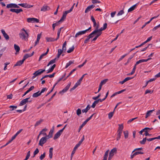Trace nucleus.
I'll list each match as a JSON object with an SVG mask.
<instances>
[{
    "label": "nucleus",
    "mask_w": 160,
    "mask_h": 160,
    "mask_svg": "<svg viewBox=\"0 0 160 160\" xmlns=\"http://www.w3.org/2000/svg\"><path fill=\"white\" fill-rule=\"evenodd\" d=\"M151 59V58H149L146 59H142L139 60V61H138L136 62V65H138V64L143 62H147L149 60Z\"/></svg>",
    "instance_id": "obj_10"
},
{
    "label": "nucleus",
    "mask_w": 160,
    "mask_h": 160,
    "mask_svg": "<svg viewBox=\"0 0 160 160\" xmlns=\"http://www.w3.org/2000/svg\"><path fill=\"white\" fill-rule=\"evenodd\" d=\"M63 52H64V50L62 49H59L58 50V53L61 54Z\"/></svg>",
    "instance_id": "obj_64"
},
{
    "label": "nucleus",
    "mask_w": 160,
    "mask_h": 160,
    "mask_svg": "<svg viewBox=\"0 0 160 160\" xmlns=\"http://www.w3.org/2000/svg\"><path fill=\"white\" fill-rule=\"evenodd\" d=\"M114 111L112 112H111L110 113H109L108 115V118L110 119H111L113 116V114L114 113Z\"/></svg>",
    "instance_id": "obj_43"
},
{
    "label": "nucleus",
    "mask_w": 160,
    "mask_h": 160,
    "mask_svg": "<svg viewBox=\"0 0 160 160\" xmlns=\"http://www.w3.org/2000/svg\"><path fill=\"white\" fill-rule=\"evenodd\" d=\"M138 3H137L133 5L132 7H130L128 10V12H131L133 10H134L135 8H136L137 6H138Z\"/></svg>",
    "instance_id": "obj_16"
},
{
    "label": "nucleus",
    "mask_w": 160,
    "mask_h": 160,
    "mask_svg": "<svg viewBox=\"0 0 160 160\" xmlns=\"http://www.w3.org/2000/svg\"><path fill=\"white\" fill-rule=\"evenodd\" d=\"M92 3L93 4L100 3V2L98 0H92Z\"/></svg>",
    "instance_id": "obj_53"
},
{
    "label": "nucleus",
    "mask_w": 160,
    "mask_h": 160,
    "mask_svg": "<svg viewBox=\"0 0 160 160\" xmlns=\"http://www.w3.org/2000/svg\"><path fill=\"white\" fill-rule=\"evenodd\" d=\"M94 114H92L91 116H90L85 121H84V122L86 123H87V122L88 121H89L91 118H92V116H93V115H94Z\"/></svg>",
    "instance_id": "obj_47"
},
{
    "label": "nucleus",
    "mask_w": 160,
    "mask_h": 160,
    "mask_svg": "<svg viewBox=\"0 0 160 160\" xmlns=\"http://www.w3.org/2000/svg\"><path fill=\"white\" fill-rule=\"evenodd\" d=\"M96 33V32L94 30L93 32H92L88 36V37H89V38H90L93 37L95 35V34Z\"/></svg>",
    "instance_id": "obj_27"
},
{
    "label": "nucleus",
    "mask_w": 160,
    "mask_h": 160,
    "mask_svg": "<svg viewBox=\"0 0 160 160\" xmlns=\"http://www.w3.org/2000/svg\"><path fill=\"white\" fill-rule=\"evenodd\" d=\"M50 9V8L47 6H43L41 9V11L45 12Z\"/></svg>",
    "instance_id": "obj_18"
},
{
    "label": "nucleus",
    "mask_w": 160,
    "mask_h": 160,
    "mask_svg": "<svg viewBox=\"0 0 160 160\" xmlns=\"http://www.w3.org/2000/svg\"><path fill=\"white\" fill-rule=\"evenodd\" d=\"M152 129V128H149L146 127V128H144L142 130H141V131H140L139 132V133L140 134L142 135V132H145V131H147V130H151Z\"/></svg>",
    "instance_id": "obj_19"
},
{
    "label": "nucleus",
    "mask_w": 160,
    "mask_h": 160,
    "mask_svg": "<svg viewBox=\"0 0 160 160\" xmlns=\"http://www.w3.org/2000/svg\"><path fill=\"white\" fill-rule=\"evenodd\" d=\"M10 64V62H6L4 63L5 66L4 68V70L5 71L7 69V67L8 65H9Z\"/></svg>",
    "instance_id": "obj_49"
},
{
    "label": "nucleus",
    "mask_w": 160,
    "mask_h": 160,
    "mask_svg": "<svg viewBox=\"0 0 160 160\" xmlns=\"http://www.w3.org/2000/svg\"><path fill=\"white\" fill-rule=\"evenodd\" d=\"M125 138L126 139L128 137V131H126L123 132Z\"/></svg>",
    "instance_id": "obj_38"
},
{
    "label": "nucleus",
    "mask_w": 160,
    "mask_h": 160,
    "mask_svg": "<svg viewBox=\"0 0 160 160\" xmlns=\"http://www.w3.org/2000/svg\"><path fill=\"white\" fill-rule=\"evenodd\" d=\"M86 124V123H85L84 122L82 123V124L79 127V128L78 129V132H79L81 130V129Z\"/></svg>",
    "instance_id": "obj_39"
},
{
    "label": "nucleus",
    "mask_w": 160,
    "mask_h": 160,
    "mask_svg": "<svg viewBox=\"0 0 160 160\" xmlns=\"http://www.w3.org/2000/svg\"><path fill=\"white\" fill-rule=\"evenodd\" d=\"M67 44L66 41H65L63 44L62 49L64 50V52H65L66 50V45Z\"/></svg>",
    "instance_id": "obj_31"
},
{
    "label": "nucleus",
    "mask_w": 160,
    "mask_h": 160,
    "mask_svg": "<svg viewBox=\"0 0 160 160\" xmlns=\"http://www.w3.org/2000/svg\"><path fill=\"white\" fill-rule=\"evenodd\" d=\"M147 42H146L145 41L144 42H142V44H141L140 45H139V46H136L135 47V48H139V47H141V46H142L143 45H144L145 43H146Z\"/></svg>",
    "instance_id": "obj_60"
},
{
    "label": "nucleus",
    "mask_w": 160,
    "mask_h": 160,
    "mask_svg": "<svg viewBox=\"0 0 160 160\" xmlns=\"http://www.w3.org/2000/svg\"><path fill=\"white\" fill-rule=\"evenodd\" d=\"M1 32L3 34V36L6 40L9 39V37L8 35L6 33L5 31L3 29L1 30Z\"/></svg>",
    "instance_id": "obj_11"
},
{
    "label": "nucleus",
    "mask_w": 160,
    "mask_h": 160,
    "mask_svg": "<svg viewBox=\"0 0 160 160\" xmlns=\"http://www.w3.org/2000/svg\"><path fill=\"white\" fill-rule=\"evenodd\" d=\"M55 73H53L51 75H45L41 79V80H43L44 78H47V77H49L50 78H52L54 76V75L55 74Z\"/></svg>",
    "instance_id": "obj_15"
},
{
    "label": "nucleus",
    "mask_w": 160,
    "mask_h": 160,
    "mask_svg": "<svg viewBox=\"0 0 160 160\" xmlns=\"http://www.w3.org/2000/svg\"><path fill=\"white\" fill-rule=\"evenodd\" d=\"M74 49V46H72L71 48H69V50H68L67 52L68 53H70L72 52Z\"/></svg>",
    "instance_id": "obj_37"
},
{
    "label": "nucleus",
    "mask_w": 160,
    "mask_h": 160,
    "mask_svg": "<svg viewBox=\"0 0 160 160\" xmlns=\"http://www.w3.org/2000/svg\"><path fill=\"white\" fill-rule=\"evenodd\" d=\"M99 28V25H98L96 27V28L95 29V31L96 33L100 32V33L102 34V31L104 30L102 28V27H101L100 29H98Z\"/></svg>",
    "instance_id": "obj_14"
},
{
    "label": "nucleus",
    "mask_w": 160,
    "mask_h": 160,
    "mask_svg": "<svg viewBox=\"0 0 160 160\" xmlns=\"http://www.w3.org/2000/svg\"><path fill=\"white\" fill-rule=\"evenodd\" d=\"M76 113L77 114L78 116H79V115L81 113V109L80 108H78L77 110Z\"/></svg>",
    "instance_id": "obj_48"
},
{
    "label": "nucleus",
    "mask_w": 160,
    "mask_h": 160,
    "mask_svg": "<svg viewBox=\"0 0 160 160\" xmlns=\"http://www.w3.org/2000/svg\"><path fill=\"white\" fill-rule=\"evenodd\" d=\"M87 62V60H85V61L82 64L79 65L78 66V67L79 68H81L82 67V66H83Z\"/></svg>",
    "instance_id": "obj_57"
},
{
    "label": "nucleus",
    "mask_w": 160,
    "mask_h": 160,
    "mask_svg": "<svg viewBox=\"0 0 160 160\" xmlns=\"http://www.w3.org/2000/svg\"><path fill=\"white\" fill-rule=\"evenodd\" d=\"M30 98H26L22 100L20 102V103L19 104V106H22L24 105H25L27 102H31L32 101V100L29 101L28 100L30 99Z\"/></svg>",
    "instance_id": "obj_4"
},
{
    "label": "nucleus",
    "mask_w": 160,
    "mask_h": 160,
    "mask_svg": "<svg viewBox=\"0 0 160 160\" xmlns=\"http://www.w3.org/2000/svg\"><path fill=\"white\" fill-rule=\"evenodd\" d=\"M10 11L11 12H15L17 14L23 11L21 9H14V8H11L10 9Z\"/></svg>",
    "instance_id": "obj_9"
},
{
    "label": "nucleus",
    "mask_w": 160,
    "mask_h": 160,
    "mask_svg": "<svg viewBox=\"0 0 160 160\" xmlns=\"http://www.w3.org/2000/svg\"><path fill=\"white\" fill-rule=\"evenodd\" d=\"M152 44H151V43L148 44V45L147 47H146L145 48H144L142 49V50H141L140 52H143V51H145V50H146V49H147V48L149 47V46H150L151 47H152Z\"/></svg>",
    "instance_id": "obj_44"
},
{
    "label": "nucleus",
    "mask_w": 160,
    "mask_h": 160,
    "mask_svg": "<svg viewBox=\"0 0 160 160\" xmlns=\"http://www.w3.org/2000/svg\"><path fill=\"white\" fill-rule=\"evenodd\" d=\"M74 61H69L66 64V65L65 68H67L68 67H69L70 65H71V64H73L74 63Z\"/></svg>",
    "instance_id": "obj_35"
},
{
    "label": "nucleus",
    "mask_w": 160,
    "mask_h": 160,
    "mask_svg": "<svg viewBox=\"0 0 160 160\" xmlns=\"http://www.w3.org/2000/svg\"><path fill=\"white\" fill-rule=\"evenodd\" d=\"M7 8H19V7L18 6V5L15 3H10L8 4H7Z\"/></svg>",
    "instance_id": "obj_8"
},
{
    "label": "nucleus",
    "mask_w": 160,
    "mask_h": 160,
    "mask_svg": "<svg viewBox=\"0 0 160 160\" xmlns=\"http://www.w3.org/2000/svg\"><path fill=\"white\" fill-rule=\"evenodd\" d=\"M93 27L95 28V29L96 28V27H97V26L98 25H99V22H98L97 24V23L96 22H93Z\"/></svg>",
    "instance_id": "obj_63"
},
{
    "label": "nucleus",
    "mask_w": 160,
    "mask_h": 160,
    "mask_svg": "<svg viewBox=\"0 0 160 160\" xmlns=\"http://www.w3.org/2000/svg\"><path fill=\"white\" fill-rule=\"evenodd\" d=\"M46 40L47 42H54V41H57V40H56V39H54V38H48L47 37L46 38Z\"/></svg>",
    "instance_id": "obj_22"
},
{
    "label": "nucleus",
    "mask_w": 160,
    "mask_h": 160,
    "mask_svg": "<svg viewBox=\"0 0 160 160\" xmlns=\"http://www.w3.org/2000/svg\"><path fill=\"white\" fill-rule=\"evenodd\" d=\"M18 5L21 6H22V7L27 8H30L31 7H32L33 6V5H29L26 3L19 4H18Z\"/></svg>",
    "instance_id": "obj_7"
},
{
    "label": "nucleus",
    "mask_w": 160,
    "mask_h": 160,
    "mask_svg": "<svg viewBox=\"0 0 160 160\" xmlns=\"http://www.w3.org/2000/svg\"><path fill=\"white\" fill-rule=\"evenodd\" d=\"M30 57H31L29 54H26L24 56L22 60L24 61L26 59Z\"/></svg>",
    "instance_id": "obj_33"
},
{
    "label": "nucleus",
    "mask_w": 160,
    "mask_h": 160,
    "mask_svg": "<svg viewBox=\"0 0 160 160\" xmlns=\"http://www.w3.org/2000/svg\"><path fill=\"white\" fill-rule=\"evenodd\" d=\"M133 78V77L130 78L129 77H127L126 78H125V79H124L123 80H124V81H125V82L128 81L130 79H132Z\"/></svg>",
    "instance_id": "obj_56"
},
{
    "label": "nucleus",
    "mask_w": 160,
    "mask_h": 160,
    "mask_svg": "<svg viewBox=\"0 0 160 160\" xmlns=\"http://www.w3.org/2000/svg\"><path fill=\"white\" fill-rule=\"evenodd\" d=\"M19 35L20 38L22 39H24L25 40H28L29 35L28 32L25 33L24 32H20Z\"/></svg>",
    "instance_id": "obj_1"
},
{
    "label": "nucleus",
    "mask_w": 160,
    "mask_h": 160,
    "mask_svg": "<svg viewBox=\"0 0 160 160\" xmlns=\"http://www.w3.org/2000/svg\"><path fill=\"white\" fill-rule=\"evenodd\" d=\"M54 126H53L52 127V128L50 130V131L49 132V134H48L49 135H50L52 137V134H53V132L54 131Z\"/></svg>",
    "instance_id": "obj_42"
},
{
    "label": "nucleus",
    "mask_w": 160,
    "mask_h": 160,
    "mask_svg": "<svg viewBox=\"0 0 160 160\" xmlns=\"http://www.w3.org/2000/svg\"><path fill=\"white\" fill-rule=\"evenodd\" d=\"M95 7V5H91L89 6H88L87 8L86 9L85 12V13H87L89 11L92 9L93 8Z\"/></svg>",
    "instance_id": "obj_13"
},
{
    "label": "nucleus",
    "mask_w": 160,
    "mask_h": 160,
    "mask_svg": "<svg viewBox=\"0 0 160 160\" xmlns=\"http://www.w3.org/2000/svg\"><path fill=\"white\" fill-rule=\"evenodd\" d=\"M118 126L119 127L118 128V131H121L122 132V129L123 128V127L122 124H119Z\"/></svg>",
    "instance_id": "obj_30"
},
{
    "label": "nucleus",
    "mask_w": 160,
    "mask_h": 160,
    "mask_svg": "<svg viewBox=\"0 0 160 160\" xmlns=\"http://www.w3.org/2000/svg\"><path fill=\"white\" fill-rule=\"evenodd\" d=\"M60 22L58 21V22L52 24V27L53 30H54L56 26H58L60 24Z\"/></svg>",
    "instance_id": "obj_26"
},
{
    "label": "nucleus",
    "mask_w": 160,
    "mask_h": 160,
    "mask_svg": "<svg viewBox=\"0 0 160 160\" xmlns=\"http://www.w3.org/2000/svg\"><path fill=\"white\" fill-rule=\"evenodd\" d=\"M87 74H85L84 75H83L81 77L78 81L76 83V84L78 85L79 86L80 85L81 81H82L84 76L86 75Z\"/></svg>",
    "instance_id": "obj_17"
},
{
    "label": "nucleus",
    "mask_w": 160,
    "mask_h": 160,
    "mask_svg": "<svg viewBox=\"0 0 160 160\" xmlns=\"http://www.w3.org/2000/svg\"><path fill=\"white\" fill-rule=\"evenodd\" d=\"M57 59V58H55L51 60L48 64L47 66H48L50 64L54 63L56 62V60Z\"/></svg>",
    "instance_id": "obj_32"
},
{
    "label": "nucleus",
    "mask_w": 160,
    "mask_h": 160,
    "mask_svg": "<svg viewBox=\"0 0 160 160\" xmlns=\"http://www.w3.org/2000/svg\"><path fill=\"white\" fill-rule=\"evenodd\" d=\"M108 79H104L102 81L100 82V84L102 85V86L103 84H105L106 83V82L108 81Z\"/></svg>",
    "instance_id": "obj_51"
},
{
    "label": "nucleus",
    "mask_w": 160,
    "mask_h": 160,
    "mask_svg": "<svg viewBox=\"0 0 160 160\" xmlns=\"http://www.w3.org/2000/svg\"><path fill=\"white\" fill-rule=\"evenodd\" d=\"M45 71V69H40L36 71L33 74V76L32 77V79L34 78L36 76L40 75L42 73H43Z\"/></svg>",
    "instance_id": "obj_2"
},
{
    "label": "nucleus",
    "mask_w": 160,
    "mask_h": 160,
    "mask_svg": "<svg viewBox=\"0 0 160 160\" xmlns=\"http://www.w3.org/2000/svg\"><path fill=\"white\" fill-rule=\"evenodd\" d=\"M47 90V88H43L42 89L41 91L40 92L41 93V94L42 93H43L45 91H46Z\"/></svg>",
    "instance_id": "obj_62"
},
{
    "label": "nucleus",
    "mask_w": 160,
    "mask_h": 160,
    "mask_svg": "<svg viewBox=\"0 0 160 160\" xmlns=\"http://www.w3.org/2000/svg\"><path fill=\"white\" fill-rule=\"evenodd\" d=\"M147 138H143L142 140L140 141V143L141 144H144L145 143L146 140H147Z\"/></svg>",
    "instance_id": "obj_34"
},
{
    "label": "nucleus",
    "mask_w": 160,
    "mask_h": 160,
    "mask_svg": "<svg viewBox=\"0 0 160 160\" xmlns=\"http://www.w3.org/2000/svg\"><path fill=\"white\" fill-rule=\"evenodd\" d=\"M30 156V151H28L26 157L25 158L24 160H27Z\"/></svg>",
    "instance_id": "obj_41"
},
{
    "label": "nucleus",
    "mask_w": 160,
    "mask_h": 160,
    "mask_svg": "<svg viewBox=\"0 0 160 160\" xmlns=\"http://www.w3.org/2000/svg\"><path fill=\"white\" fill-rule=\"evenodd\" d=\"M39 152L38 149V148H37L34 152L33 154H34V156H35Z\"/></svg>",
    "instance_id": "obj_61"
},
{
    "label": "nucleus",
    "mask_w": 160,
    "mask_h": 160,
    "mask_svg": "<svg viewBox=\"0 0 160 160\" xmlns=\"http://www.w3.org/2000/svg\"><path fill=\"white\" fill-rule=\"evenodd\" d=\"M9 108H12V109L10 110V111H12L13 110H14L15 109H16L17 108V106H10L9 107Z\"/></svg>",
    "instance_id": "obj_54"
},
{
    "label": "nucleus",
    "mask_w": 160,
    "mask_h": 160,
    "mask_svg": "<svg viewBox=\"0 0 160 160\" xmlns=\"http://www.w3.org/2000/svg\"><path fill=\"white\" fill-rule=\"evenodd\" d=\"M47 130V129L46 128H44L42 129V130L41 132H40L39 134V136H40V135L42 134V132L46 131Z\"/></svg>",
    "instance_id": "obj_58"
},
{
    "label": "nucleus",
    "mask_w": 160,
    "mask_h": 160,
    "mask_svg": "<svg viewBox=\"0 0 160 160\" xmlns=\"http://www.w3.org/2000/svg\"><path fill=\"white\" fill-rule=\"evenodd\" d=\"M85 33V31H80L77 32L75 35V37H77L78 36L80 35Z\"/></svg>",
    "instance_id": "obj_21"
},
{
    "label": "nucleus",
    "mask_w": 160,
    "mask_h": 160,
    "mask_svg": "<svg viewBox=\"0 0 160 160\" xmlns=\"http://www.w3.org/2000/svg\"><path fill=\"white\" fill-rule=\"evenodd\" d=\"M61 131H60L59 130L54 135V137L53 138V139L54 140H56L58 138L60 137V135H61L62 133Z\"/></svg>",
    "instance_id": "obj_12"
},
{
    "label": "nucleus",
    "mask_w": 160,
    "mask_h": 160,
    "mask_svg": "<svg viewBox=\"0 0 160 160\" xmlns=\"http://www.w3.org/2000/svg\"><path fill=\"white\" fill-rule=\"evenodd\" d=\"M48 51H49V49L48 48L47 52L45 53L42 54L40 56V57H39V61H40L42 59V58H43V57L44 56H45L46 55L48 54Z\"/></svg>",
    "instance_id": "obj_24"
},
{
    "label": "nucleus",
    "mask_w": 160,
    "mask_h": 160,
    "mask_svg": "<svg viewBox=\"0 0 160 160\" xmlns=\"http://www.w3.org/2000/svg\"><path fill=\"white\" fill-rule=\"evenodd\" d=\"M41 94L39 92V91H38L36 93H33L32 95V96L33 98H37L40 96Z\"/></svg>",
    "instance_id": "obj_23"
},
{
    "label": "nucleus",
    "mask_w": 160,
    "mask_h": 160,
    "mask_svg": "<svg viewBox=\"0 0 160 160\" xmlns=\"http://www.w3.org/2000/svg\"><path fill=\"white\" fill-rule=\"evenodd\" d=\"M47 138L46 137H42L40 140L39 143V145L42 146L43 145L47 142Z\"/></svg>",
    "instance_id": "obj_5"
},
{
    "label": "nucleus",
    "mask_w": 160,
    "mask_h": 160,
    "mask_svg": "<svg viewBox=\"0 0 160 160\" xmlns=\"http://www.w3.org/2000/svg\"><path fill=\"white\" fill-rule=\"evenodd\" d=\"M117 150L116 148H114L111 150L110 152V153L111 154H114V153H117Z\"/></svg>",
    "instance_id": "obj_36"
},
{
    "label": "nucleus",
    "mask_w": 160,
    "mask_h": 160,
    "mask_svg": "<svg viewBox=\"0 0 160 160\" xmlns=\"http://www.w3.org/2000/svg\"><path fill=\"white\" fill-rule=\"evenodd\" d=\"M42 121V120H40L39 121H37L35 124V127H36L39 125Z\"/></svg>",
    "instance_id": "obj_45"
},
{
    "label": "nucleus",
    "mask_w": 160,
    "mask_h": 160,
    "mask_svg": "<svg viewBox=\"0 0 160 160\" xmlns=\"http://www.w3.org/2000/svg\"><path fill=\"white\" fill-rule=\"evenodd\" d=\"M24 61L22 59L21 60H20L18 61L14 66V67L17 66H20L23 63Z\"/></svg>",
    "instance_id": "obj_20"
},
{
    "label": "nucleus",
    "mask_w": 160,
    "mask_h": 160,
    "mask_svg": "<svg viewBox=\"0 0 160 160\" xmlns=\"http://www.w3.org/2000/svg\"><path fill=\"white\" fill-rule=\"evenodd\" d=\"M71 84V82H70L62 90L59 92V93L61 94L62 93H63L66 92L69 88Z\"/></svg>",
    "instance_id": "obj_6"
},
{
    "label": "nucleus",
    "mask_w": 160,
    "mask_h": 160,
    "mask_svg": "<svg viewBox=\"0 0 160 160\" xmlns=\"http://www.w3.org/2000/svg\"><path fill=\"white\" fill-rule=\"evenodd\" d=\"M124 13V12L123 10L120 11L118 13L117 16H119L122 15Z\"/></svg>",
    "instance_id": "obj_52"
},
{
    "label": "nucleus",
    "mask_w": 160,
    "mask_h": 160,
    "mask_svg": "<svg viewBox=\"0 0 160 160\" xmlns=\"http://www.w3.org/2000/svg\"><path fill=\"white\" fill-rule=\"evenodd\" d=\"M78 86L76 83L75 84L74 86V87L71 88L70 89V91H71L72 90H74L76 88H77L78 87Z\"/></svg>",
    "instance_id": "obj_59"
},
{
    "label": "nucleus",
    "mask_w": 160,
    "mask_h": 160,
    "mask_svg": "<svg viewBox=\"0 0 160 160\" xmlns=\"http://www.w3.org/2000/svg\"><path fill=\"white\" fill-rule=\"evenodd\" d=\"M114 155V154H112L109 153V157L108 160H111L113 157V156Z\"/></svg>",
    "instance_id": "obj_55"
},
{
    "label": "nucleus",
    "mask_w": 160,
    "mask_h": 160,
    "mask_svg": "<svg viewBox=\"0 0 160 160\" xmlns=\"http://www.w3.org/2000/svg\"><path fill=\"white\" fill-rule=\"evenodd\" d=\"M77 149V148L75 147H74V149H73V151H72L71 154V159L72 158V157H73L74 154L75 153Z\"/></svg>",
    "instance_id": "obj_40"
},
{
    "label": "nucleus",
    "mask_w": 160,
    "mask_h": 160,
    "mask_svg": "<svg viewBox=\"0 0 160 160\" xmlns=\"http://www.w3.org/2000/svg\"><path fill=\"white\" fill-rule=\"evenodd\" d=\"M46 153L44 152L39 157V158L41 160H43L45 157Z\"/></svg>",
    "instance_id": "obj_46"
},
{
    "label": "nucleus",
    "mask_w": 160,
    "mask_h": 160,
    "mask_svg": "<svg viewBox=\"0 0 160 160\" xmlns=\"http://www.w3.org/2000/svg\"><path fill=\"white\" fill-rule=\"evenodd\" d=\"M154 110V109H153L148 111L146 114L145 118H147L148 117L150 116L151 115V113H152Z\"/></svg>",
    "instance_id": "obj_25"
},
{
    "label": "nucleus",
    "mask_w": 160,
    "mask_h": 160,
    "mask_svg": "<svg viewBox=\"0 0 160 160\" xmlns=\"http://www.w3.org/2000/svg\"><path fill=\"white\" fill-rule=\"evenodd\" d=\"M27 21L29 23H37L39 22V20L36 18H28L27 19Z\"/></svg>",
    "instance_id": "obj_3"
},
{
    "label": "nucleus",
    "mask_w": 160,
    "mask_h": 160,
    "mask_svg": "<svg viewBox=\"0 0 160 160\" xmlns=\"http://www.w3.org/2000/svg\"><path fill=\"white\" fill-rule=\"evenodd\" d=\"M67 15H66L65 14H64L63 12V13L62 16L60 19V20L59 21L60 22H62L63 21L64 19L66 18Z\"/></svg>",
    "instance_id": "obj_28"
},
{
    "label": "nucleus",
    "mask_w": 160,
    "mask_h": 160,
    "mask_svg": "<svg viewBox=\"0 0 160 160\" xmlns=\"http://www.w3.org/2000/svg\"><path fill=\"white\" fill-rule=\"evenodd\" d=\"M14 48L16 52H19L20 51V48L16 44H14Z\"/></svg>",
    "instance_id": "obj_29"
},
{
    "label": "nucleus",
    "mask_w": 160,
    "mask_h": 160,
    "mask_svg": "<svg viewBox=\"0 0 160 160\" xmlns=\"http://www.w3.org/2000/svg\"><path fill=\"white\" fill-rule=\"evenodd\" d=\"M135 54V53H134L133 55L131 56L128 59L127 63H129L130 62L131 60L133 58Z\"/></svg>",
    "instance_id": "obj_50"
}]
</instances>
